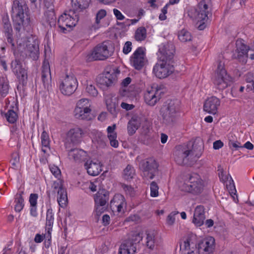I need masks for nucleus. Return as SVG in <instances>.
Here are the masks:
<instances>
[{"label": "nucleus", "instance_id": "obj_56", "mask_svg": "<svg viewBox=\"0 0 254 254\" xmlns=\"http://www.w3.org/2000/svg\"><path fill=\"white\" fill-rule=\"evenodd\" d=\"M50 170L56 178H59L61 176V171L57 166L54 165L50 166Z\"/></svg>", "mask_w": 254, "mask_h": 254}, {"label": "nucleus", "instance_id": "obj_49", "mask_svg": "<svg viewBox=\"0 0 254 254\" xmlns=\"http://www.w3.org/2000/svg\"><path fill=\"white\" fill-rule=\"evenodd\" d=\"M159 187L154 181L150 184V195L152 197H156L158 195Z\"/></svg>", "mask_w": 254, "mask_h": 254}, {"label": "nucleus", "instance_id": "obj_41", "mask_svg": "<svg viewBox=\"0 0 254 254\" xmlns=\"http://www.w3.org/2000/svg\"><path fill=\"white\" fill-rule=\"evenodd\" d=\"M146 37V30L143 27L137 29L135 31L134 38L136 41H142Z\"/></svg>", "mask_w": 254, "mask_h": 254}, {"label": "nucleus", "instance_id": "obj_60", "mask_svg": "<svg viewBox=\"0 0 254 254\" xmlns=\"http://www.w3.org/2000/svg\"><path fill=\"white\" fill-rule=\"evenodd\" d=\"M170 3H167L164 7L162 9L161 11L162 13H161L159 15V19L161 20H164L166 19L167 17L166 16V14L167 13V8L169 6Z\"/></svg>", "mask_w": 254, "mask_h": 254}, {"label": "nucleus", "instance_id": "obj_18", "mask_svg": "<svg viewBox=\"0 0 254 254\" xmlns=\"http://www.w3.org/2000/svg\"><path fill=\"white\" fill-rule=\"evenodd\" d=\"M215 240L212 237L205 238L197 245L199 253L201 254H212L215 248Z\"/></svg>", "mask_w": 254, "mask_h": 254}, {"label": "nucleus", "instance_id": "obj_3", "mask_svg": "<svg viewBox=\"0 0 254 254\" xmlns=\"http://www.w3.org/2000/svg\"><path fill=\"white\" fill-rule=\"evenodd\" d=\"M27 8L26 4L22 0H13L11 8V16L14 29L16 31L19 32L22 26H26L29 24L30 17L25 12Z\"/></svg>", "mask_w": 254, "mask_h": 254}, {"label": "nucleus", "instance_id": "obj_29", "mask_svg": "<svg viewBox=\"0 0 254 254\" xmlns=\"http://www.w3.org/2000/svg\"><path fill=\"white\" fill-rule=\"evenodd\" d=\"M109 200V192L105 189L99 190L94 197L95 204H100L104 206L107 204Z\"/></svg>", "mask_w": 254, "mask_h": 254}, {"label": "nucleus", "instance_id": "obj_35", "mask_svg": "<svg viewBox=\"0 0 254 254\" xmlns=\"http://www.w3.org/2000/svg\"><path fill=\"white\" fill-rule=\"evenodd\" d=\"M38 198V194L31 193L29 196V202L30 204V214L33 217L37 216V202Z\"/></svg>", "mask_w": 254, "mask_h": 254}, {"label": "nucleus", "instance_id": "obj_6", "mask_svg": "<svg viewBox=\"0 0 254 254\" xmlns=\"http://www.w3.org/2000/svg\"><path fill=\"white\" fill-rule=\"evenodd\" d=\"M180 189L183 191L198 194L203 190V182L198 175L194 174L190 176L187 182L180 186Z\"/></svg>", "mask_w": 254, "mask_h": 254}, {"label": "nucleus", "instance_id": "obj_7", "mask_svg": "<svg viewBox=\"0 0 254 254\" xmlns=\"http://www.w3.org/2000/svg\"><path fill=\"white\" fill-rule=\"evenodd\" d=\"M78 20L79 14L75 13L72 14L69 9L68 12H64L59 17L58 25L61 32L66 33L76 25Z\"/></svg>", "mask_w": 254, "mask_h": 254}, {"label": "nucleus", "instance_id": "obj_21", "mask_svg": "<svg viewBox=\"0 0 254 254\" xmlns=\"http://www.w3.org/2000/svg\"><path fill=\"white\" fill-rule=\"evenodd\" d=\"M87 172L89 175L95 176L102 171L100 162L97 160H87L84 164Z\"/></svg>", "mask_w": 254, "mask_h": 254}, {"label": "nucleus", "instance_id": "obj_28", "mask_svg": "<svg viewBox=\"0 0 254 254\" xmlns=\"http://www.w3.org/2000/svg\"><path fill=\"white\" fill-rule=\"evenodd\" d=\"M236 51L238 53L237 56L235 57L240 60L241 58H245L248 57V52L249 50V47L245 44L244 40L242 39L237 40L236 43Z\"/></svg>", "mask_w": 254, "mask_h": 254}, {"label": "nucleus", "instance_id": "obj_23", "mask_svg": "<svg viewBox=\"0 0 254 254\" xmlns=\"http://www.w3.org/2000/svg\"><path fill=\"white\" fill-rule=\"evenodd\" d=\"M69 158L76 162L84 161L87 155V152L82 149L77 148L67 150Z\"/></svg>", "mask_w": 254, "mask_h": 254}, {"label": "nucleus", "instance_id": "obj_52", "mask_svg": "<svg viewBox=\"0 0 254 254\" xmlns=\"http://www.w3.org/2000/svg\"><path fill=\"white\" fill-rule=\"evenodd\" d=\"M122 188L127 194L132 196L134 194L133 188L130 186L126 184H122Z\"/></svg>", "mask_w": 254, "mask_h": 254}, {"label": "nucleus", "instance_id": "obj_27", "mask_svg": "<svg viewBox=\"0 0 254 254\" xmlns=\"http://www.w3.org/2000/svg\"><path fill=\"white\" fill-rule=\"evenodd\" d=\"M3 33L6 39V44L10 46L12 50L15 49V45L13 37V29L11 24L2 25Z\"/></svg>", "mask_w": 254, "mask_h": 254}, {"label": "nucleus", "instance_id": "obj_9", "mask_svg": "<svg viewBox=\"0 0 254 254\" xmlns=\"http://www.w3.org/2000/svg\"><path fill=\"white\" fill-rule=\"evenodd\" d=\"M112 54L105 42L98 44L87 56V61L91 62L97 60H104Z\"/></svg>", "mask_w": 254, "mask_h": 254}, {"label": "nucleus", "instance_id": "obj_34", "mask_svg": "<svg viewBox=\"0 0 254 254\" xmlns=\"http://www.w3.org/2000/svg\"><path fill=\"white\" fill-rule=\"evenodd\" d=\"M218 171H219V177L220 178V179L222 182H226V181L228 180L229 177L230 178V184H229V188H230V190L231 191V192H230L231 193H234V194H236V190L235 189V187L234 185V181L230 175L229 176H226L224 174V171L222 168L219 169Z\"/></svg>", "mask_w": 254, "mask_h": 254}, {"label": "nucleus", "instance_id": "obj_2", "mask_svg": "<svg viewBox=\"0 0 254 254\" xmlns=\"http://www.w3.org/2000/svg\"><path fill=\"white\" fill-rule=\"evenodd\" d=\"M180 101L177 99L168 100L160 110L162 123L166 126H172L177 122L180 111Z\"/></svg>", "mask_w": 254, "mask_h": 254}, {"label": "nucleus", "instance_id": "obj_43", "mask_svg": "<svg viewBox=\"0 0 254 254\" xmlns=\"http://www.w3.org/2000/svg\"><path fill=\"white\" fill-rule=\"evenodd\" d=\"M146 246L150 250H154L156 243V238L153 233H149L146 237Z\"/></svg>", "mask_w": 254, "mask_h": 254}, {"label": "nucleus", "instance_id": "obj_22", "mask_svg": "<svg viewBox=\"0 0 254 254\" xmlns=\"http://www.w3.org/2000/svg\"><path fill=\"white\" fill-rule=\"evenodd\" d=\"M24 51L27 57L32 59L33 60H37L39 55L38 41L34 40L32 43L27 44Z\"/></svg>", "mask_w": 254, "mask_h": 254}, {"label": "nucleus", "instance_id": "obj_1", "mask_svg": "<svg viewBox=\"0 0 254 254\" xmlns=\"http://www.w3.org/2000/svg\"><path fill=\"white\" fill-rule=\"evenodd\" d=\"M203 148V143L200 140L178 145L174 152L175 161L179 165H191L201 156Z\"/></svg>", "mask_w": 254, "mask_h": 254}, {"label": "nucleus", "instance_id": "obj_30", "mask_svg": "<svg viewBox=\"0 0 254 254\" xmlns=\"http://www.w3.org/2000/svg\"><path fill=\"white\" fill-rule=\"evenodd\" d=\"M91 111L89 107H85V109L75 108L74 111V116L76 119L89 120L91 119Z\"/></svg>", "mask_w": 254, "mask_h": 254}, {"label": "nucleus", "instance_id": "obj_40", "mask_svg": "<svg viewBox=\"0 0 254 254\" xmlns=\"http://www.w3.org/2000/svg\"><path fill=\"white\" fill-rule=\"evenodd\" d=\"M178 38L182 42H187L191 40V35L189 31L183 29L178 33Z\"/></svg>", "mask_w": 254, "mask_h": 254}, {"label": "nucleus", "instance_id": "obj_57", "mask_svg": "<svg viewBox=\"0 0 254 254\" xmlns=\"http://www.w3.org/2000/svg\"><path fill=\"white\" fill-rule=\"evenodd\" d=\"M11 156H12V159L11 160V164L14 167H16L17 164L19 162V154L16 152L13 153L12 154Z\"/></svg>", "mask_w": 254, "mask_h": 254}, {"label": "nucleus", "instance_id": "obj_12", "mask_svg": "<svg viewBox=\"0 0 254 254\" xmlns=\"http://www.w3.org/2000/svg\"><path fill=\"white\" fill-rule=\"evenodd\" d=\"M84 132L83 130L79 127H75L70 129L67 133L65 142V146L66 149L70 147V143L77 144L79 143L82 139Z\"/></svg>", "mask_w": 254, "mask_h": 254}, {"label": "nucleus", "instance_id": "obj_59", "mask_svg": "<svg viewBox=\"0 0 254 254\" xmlns=\"http://www.w3.org/2000/svg\"><path fill=\"white\" fill-rule=\"evenodd\" d=\"M132 43L130 41H127L125 43L123 47V52L125 54H127L131 50Z\"/></svg>", "mask_w": 254, "mask_h": 254}, {"label": "nucleus", "instance_id": "obj_42", "mask_svg": "<svg viewBox=\"0 0 254 254\" xmlns=\"http://www.w3.org/2000/svg\"><path fill=\"white\" fill-rule=\"evenodd\" d=\"M135 175V170L133 167L128 165L124 170L123 177L126 180H130L133 178Z\"/></svg>", "mask_w": 254, "mask_h": 254}, {"label": "nucleus", "instance_id": "obj_26", "mask_svg": "<svg viewBox=\"0 0 254 254\" xmlns=\"http://www.w3.org/2000/svg\"><path fill=\"white\" fill-rule=\"evenodd\" d=\"M161 92L158 90L156 91H147L144 94V100L148 105L153 106L160 99Z\"/></svg>", "mask_w": 254, "mask_h": 254}, {"label": "nucleus", "instance_id": "obj_10", "mask_svg": "<svg viewBox=\"0 0 254 254\" xmlns=\"http://www.w3.org/2000/svg\"><path fill=\"white\" fill-rule=\"evenodd\" d=\"M173 62L160 60L153 67V72L159 78H164L174 71V67L172 64Z\"/></svg>", "mask_w": 254, "mask_h": 254}, {"label": "nucleus", "instance_id": "obj_51", "mask_svg": "<svg viewBox=\"0 0 254 254\" xmlns=\"http://www.w3.org/2000/svg\"><path fill=\"white\" fill-rule=\"evenodd\" d=\"M107 204L101 206L100 204H95V213L97 216H99L107 209Z\"/></svg>", "mask_w": 254, "mask_h": 254}, {"label": "nucleus", "instance_id": "obj_50", "mask_svg": "<svg viewBox=\"0 0 254 254\" xmlns=\"http://www.w3.org/2000/svg\"><path fill=\"white\" fill-rule=\"evenodd\" d=\"M88 105V100L86 98H83L78 101L76 108L85 109V107H89Z\"/></svg>", "mask_w": 254, "mask_h": 254}, {"label": "nucleus", "instance_id": "obj_54", "mask_svg": "<svg viewBox=\"0 0 254 254\" xmlns=\"http://www.w3.org/2000/svg\"><path fill=\"white\" fill-rule=\"evenodd\" d=\"M106 15V11L104 9L100 10L96 14V22L98 24L100 20L103 18Z\"/></svg>", "mask_w": 254, "mask_h": 254}, {"label": "nucleus", "instance_id": "obj_64", "mask_svg": "<svg viewBox=\"0 0 254 254\" xmlns=\"http://www.w3.org/2000/svg\"><path fill=\"white\" fill-rule=\"evenodd\" d=\"M11 24L8 14L4 13L2 16V25Z\"/></svg>", "mask_w": 254, "mask_h": 254}, {"label": "nucleus", "instance_id": "obj_24", "mask_svg": "<svg viewBox=\"0 0 254 254\" xmlns=\"http://www.w3.org/2000/svg\"><path fill=\"white\" fill-rule=\"evenodd\" d=\"M205 219L204 207L201 205L196 206L194 210L192 222L197 227L201 226L204 224Z\"/></svg>", "mask_w": 254, "mask_h": 254}, {"label": "nucleus", "instance_id": "obj_38", "mask_svg": "<svg viewBox=\"0 0 254 254\" xmlns=\"http://www.w3.org/2000/svg\"><path fill=\"white\" fill-rule=\"evenodd\" d=\"M107 107L108 111L112 114L113 117L116 118L120 111V108L118 104L112 101L107 102Z\"/></svg>", "mask_w": 254, "mask_h": 254}, {"label": "nucleus", "instance_id": "obj_44", "mask_svg": "<svg viewBox=\"0 0 254 254\" xmlns=\"http://www.w3.org/2000/svg\"><path fill=\"white\" fill-rule=\"evenodd\" d=\"M93 139L96 141L99 145L103 146L105 145V140L106 139V136L104 135L101 132L96 131L95 132L94 137Z\"/></svg>", "mask_w": 254, "mask_h": 254}, {"label": "nucleus", "instance_id": "obj_39", "mask_svg": "<svg viewBox=\"0 0 254 254\" xmlns=\"http://www.w3.org/2000/svg\"><path fill=\"white\" fill-rule=\"evenodd\" d=\"M138 125L137 120L134 118H131L127 124V131L130 135H133L137 129Z\"/></svg>", "mask_w": 254, "mask_h": 254}, {"label": "nucleus", "instance_id": "obj_46", "mask_svg": "<svg viewBox=\"0 0 254 254\" xmlns=\"http://www.w3.org/2000/svg\"><path fill=\"white\" fill-rule=\"evenodd\" d=\"M135 252L127 244L123 243L120 246L118 254H134Z\"/></svg>", "mask_w": 254, "mask_h": 254}, {"label": "nucleus", "instance_id": "obj_33", "mask_svg": "<svg viewBox=\"0 0 254 254\" xmlns=\"http://www.w3.org/2000/svg\"><path fill=\"white\" fill-rule=\"evenodd\" d=\"M141 240L142 237L139 234H134L132 235L127 240H126L124 243L127 244L129 248L136 252V245Z\"/></svg>", "mask_w": 254, "mask_h": 254}, {"label": "nucleus", "instance_id": "obj_8", "mask_svg": "<svg viewBox=\"0 0 254 254\" xmlns=\"http://www.w3.org/2000/svg\"><path fill=\"white\" fill-rule=\"evenodd\" d=\"M158 164L153 158H148L141 161L139 168L143 178L146 180L153 179L158 171Z\"/></svg>", "mask_w": 254, "mask_h": 254}, {"label": "nucleus", "instance_id": "obj_20", "mask_svg": "<svg viewBox=\"0 0 254 254\" xmlns=\"http://www.w3.org/2000/svg\"><path fill=\"white\" fill-rule=\"evenodd\" d=\"M220 104L219 99L215 96H212L205 100L203 105V110L209 114L215 115L217 112L218 107Z\"/></svg>", "mask_w": 254, "mask_h": 254}, {"label": "nucleus", "instance_id": "obj_45", "mask_svg": "<svg viewBox=\"0 0 254 254\" xmlns=\"http://www.w3.org/2000/svg\"><path fill=\"white\" fill-rule=\"evenodd\" d=\"M7 121L10 124H14L17 120L18 116L13 110H9L5 114Z\"/></svg>", "mask_w": 254, "mask_h": 254}, {"label": "nucleus", "instance_id": "obj_11", "mask_svg": "<svg viewBox=\"0 0 254 254\" xmlns=\"http://www.w3.org/2000/svg\"><path fill=\"white\" fill-rule=\"evenodd\" d=\"M77 81L73 75H66L60 85V89L62 94L69 96L73 94L77 87Z\"/></svg>", "mask_w": 254, "mask_h": 254}, {"label": "nucleus", "instance_id": "obj_5", "mask_svg": "<svg viewBox=\"0 0 254 254\" xmlns=\"http://www.w3.org/2000/svg\"><path fill=\"white\" fill-rule=\"evenodd\" d=\"M213 81L217 88L220 90L226 88L230 86L232 82L231 77L224 68V63L220 60L217 62V67Z\"/></svg>", "mask_w": 254, "mask_h": 254}, {"label": "nucleus", "instance_id": "obj_4", "mask_svg": "<svg viewBox=\"0 0 254 254\" xmlns=\"http://www.w3.org/2000/svg\"><path fill=\"white\" fill-rule=\"evenodd\" d=\"M120 70L115 67L106 68L104 72L96 78L98 86L105 90L109 87L114 85L117 81V75L120 74Z\"/></svg>", "mask_w": 254, "mask_h": 254}, {"label": "nucleus", "instance_id": "obj_15", "mask_svg": "<svg viewBox=\"0 0 254 254\" xmlns=\"http://www.w3.org/2000/svg\"><path fill=\"white\" fill-rule=\"evenodd\" d=\"M145 62L143 49L142 47H139L130 58L131 64L136 69L140 70L145 65Z\"/></svg>", "mask_w": 254, "mask_h": 254}, {"label": "nucleus", "instance_id": "obj_13", "mask_svg": "<svg viewBox=\"0 0 254 254\" xmlns=\"http://www.w3.org/2000/svg\"><path fill=\"white\" fill-rule=\"evenodd\" d=\"M11 67L12 71L17 76L20 83L24 85L27 83V73L26 70L23 67L21 62L18 59L12 61Z\"/></svg>", "mask_w": 254, "mask_h": 254}, {"label": "nucleus", "instance_id": "obj_19", "mask_svg": "<svg viewBox=\"0 0 254 254\" xmlns=\"http://www.w3.org/2000/svg\"><path fill=\"white\" fill-rule=\"evenodd\" d=\"M208 5L205 0L201 1L198 5L197 8L194 10L193 15L191 17L199 21H204L208 18L209 14Z\"/></svg>", "mask_w": 254, "mask_h": 254}, {"label": "nucleus", "instance_id": "obj_14", "mask_svg": "<svg viewBox=\"0 0 254 254\" xmlns=\"http://www.w3.org/2000/svg\"><path fill=\"white\" fill-rule=\"evenodd\" d=\"M41 79L45 89L49 91L52 87V79L50 64L44 60L41 67Z\"/></svg>", "mask_w": 254, "mask_h": 254}, {"label": "nucleus", "instance_id": "obj_58", "mask_svg": "<svg viewBox=\"0 0 254 254\" xmlns=\"http://www.w3.org/2000/svg\"><path fill=\"white\" fill-rule=\"evenodd\" d=\"M176 213L174 212L171 213L168 216L166 219L167 224L169 226H172L174 224L175 221V215Z\"/></svg>", "mask_w": 254, "mask_h": 254}, {"label": "nucleus", "instance_id": "obj_37", "mask_svg": "<svg viewBox=\"0 0 254 254\" xmlns=\"http://www.w3.org/2000/svg\"><path fill=\"white\" fill-rule=\"evenodd\" d=\"M54 219V218L53 210L51 208H49L47 211L46 226V229L47 230L48 233L49 235H50L51 231L52 230Z\"/></svg>", "mask_w": 254, "mask_h": 254}, {"label": "nucleus", "instance_id": "obj_16", "mask_svg": "<svg viewBox=\"0 0 254 254\" xmlns=\"http://www.w3.org/2000/svg\"><path fill=\"white\" fill-rule=\"evenodd\" d=\"M52 187L53 190L58 193V201L59 205L61 207H63V205H65L67 201V196L66 190L63 187L62 181L58 180L57 181H54Z\"/></svg>", "mask_w": 254, "mask_h": 254}, {"label": "nucleus", "instance_id": "obj_61", "mask_svg": "<svg viewBox=\"0 0 254 254\" xmlns=\"http://www.w3.org/2000/svg\"><path fill=\"white\" fill-rule=\"evenodd\" d=\"M242 1L243 3L246 0H231V7L233 8H238L242 5Z\"/></svg>", "mask_w": 254, "mask_h": 254}, {"label": "nucleus", "instance_id": "obj_32", "mask_svg": "<svg viewBox=\"0 0 254 254\" xmlns=\"http://www.w3.org/2000/svg\"><path fill=\"white\" fill-rule=\"evenodd\" d=\"M126 203L125 202V198L122 195H117L115 196L110 202L111 206L116 207L119 212L122 211L123 208L126 206Z\"/></svg>", "mask_w": 254, "mask_h": 254}, {"label": "nucleus", "instance_id": "obj_25", "mask_svg": "<svg viewBox=\"0 0 254 254\" xmlns=\"http://www.w3.org/2000/svg\"><path fill=\"white\" fill-rule=\"evenodd\" d=\"M90 1V0H71L72 8L70 9V12L72 14L75 13L79 14V12L88 7Z\"/></svg>", "mask_w": 254, "mask_h": 254}, {"label": "nucleus", "instance_id": "obj_36", "mask_svg": "<svg viewBox=\"0 0 254 254\" xmlns=\"http://www.w3.org/2000/svg\"><path fill=\"white\" fill-rule=\"evenodd\" d=\"M23 193V191H20L15 196L14 209L16 212H20L24 206V198L22 196Z\"/></svg>", "mask_w": 254, "mask_h": 254}, {"label": "nucleus", "instance_id": "obj_55", "mask_svg": "<svg viewBox=\"0 0 254 254\" xmlns=\"http://www.w3.org/2000/svg\"><path fill=\"white\" fill-rule=\"evenodd\" d=\"M228 144L231 148H234L235 150H238L239 148H242V146L241 143L237 141H235L233 140L230 139Z\"/></svg>", "mask_w": 254, "mask_h": 254}, {"label": "nucleus", "instance_id": "obj_63", "mask_svg": "<svg viewBox=\"0 0 254 254\" xmlns=\"http://www.w3.org/2000/svg\"><path fill=\"white\" fill-rule=\"evenodd\" d=\"M190 240L187 239L184 241L183 244L180 245V249L182 250H188L190 249Z\"/></svg>", "mask_w": 254, "mask_h": 254}, {"label": "nucleus", "instance_id": "obj_48", "mask_svg": "<svg viewBox=\"0 0 254 254\" xmlns=\"http://www.w3.org/2000/svg\"><path fill=\"white\" fill-rule=\"evenodd\" d=\"M51 10H53V8H51L49 10V13L48 14L47 17V21L49 23V24L51 27L53 26H55L56 23V17L55 16V13L54 11H51Z\"/></svg>", "mask_w": 254, "mask_h": 254}, {"label": "nucleus", "instance_id": "obj_17", "mask_svg": "<svg viewBox=\"0 0 254 254\" xmlns=\"http://www.w3.org/2000/svg\"><path fill=\"white\" fill-rule=\"evenodd\" d=\"M159 52L160 54L159 59L168 62H173L175 53V47L172 43L162 44L159 48Z\"/></svg>", "mask_w": 254, "mask_h": 254}, {"label": "nucleus", "instance_id": "obj_53", "mask_svg": "<svg viewBox=\"0 0 254 254\" xmlns=\"http://www.w3.org/2000/svg\"><path fill=\"white\" fill-rule=\"evenodd\" d=\"M86 91L91 96L95 97L98 95V91L92 85H88L86 88Z\"/></svg>", "mask_w": 254, "mask_h": 254}, {"label": "nucleus", "instance_id": "obj_47", "mask_svg": "<svg viewBox=\"0 0 254 254\" xmlns=\"http://www.w3.org/2000/svg\"><path fill=\"white\" fill-rule=\"evenodd\" d=\"M9 90V86L7 82L4 79L0 81V94L2 96H5L8 93Z\"/></svg>", "mask_w": 254, "mask_h": 254}, {"label": "nucleus", "instance_id": "obj_31", "mask_svg": "<svg viewBox=\"0 0 254 254\" xmlns=\"http://www.w3.org/2000/svg\"><path fill=\"white\" fill-rule=\"evenodd\" d=\"M116 128L115 124L112 126H109L107 128L108 137L110 140V144L112 147L117 148L118 147L119 142L116 139L117 133L115 130Z\"/></svg>", "mask_w": 254, "mask_h": 254}, {"label": "nucleus", "instance_id": "obj_62", "mask_svg": "<svg viewBox=\"0 0 254 254\" xmlns=\"http://www.w3.org/2000/svg\"><path fill=\"white\" fill-rule=\"evenodd\" d=\"M113 12L116 18L119 20H123L125 19V16L122 14L120 10L116 8L113 9Z\"/></svg>", "mask_w": 254, "mask_h": 254}]
</instances>
